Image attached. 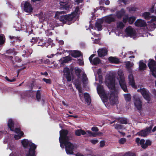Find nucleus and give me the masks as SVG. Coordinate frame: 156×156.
<instances>
[{"label":"nucleus","instance_id":"38","mask_svg":"<svg viewBox=\"0 0 156 156\" xmlns=\"http://www.w3.org/2000/svg\"><path fill=\"white\" fill-rule=\"evenodd\" d=\"M15 49L14 48L10 49L6 51V53L8 54H11L14 53L13 54L14 55H16L17 53L15 51Z\"/></svg>","mask_w":156,"mask_h":156},{"label":"nucleus","instance_id":"44","mask_svg":"<svg viewBox=\"0 0 156 156\" xmlns=\"http://www.w3.org/2000/svg\"><path fill=\"white\" fill-rule=\"evenodd\" d=\"M75 72L77 76H79L80 75V73L81 72V70L80 69L77 68H75Z\"/></svg>","mask_w":156,"mask_h":156},{"label":"nucleus","instance_id":"20","mask_svg":"<svg viewBox=\"0 0 156 156\" xmlns=\"http://www.w3.org/2000/svg\"><path fill=\"white\" fill-rule=\"evenodd\" d=\"M126 13V11L124 9L122 8L119 11H116V16L117 18L121 19L125 15Z\"/></svg>","mask_w":156,"mask_h":156},{"label":"nucleus","instance_id":"45","mask_svg":"<svg viewBox=\"0 0 156 156\" xmlns=\"http://www.w3.org/2000/svg\"><path fill=\"white\" fill-rule=\"evenodd\" d=\"M114 126L115 128L117 130L122 129L123 128L122 125L119 124H116Z\"/></svg>","mask_w":156,"mask_h":156},{"label":"nucleus","instance_id":"60","mask_svg":"<svg viewBox=\"0 0 156 156\" xmlns=\"http://www.w3.org/2000/svg\"><path fill=\"white\" fill-rule=\"evenodd\" d=\"M124 156H136L134 154H126Z\"/></svg>","mask_w":156,"mask_h":156},{"label":"nucleus","instance_id":"49","mask_svg":"<svg viewBox=\"0 0 156 156\" xmlns=\"http://www.w3.org/2000/svg\"><path fill=\"white\" fill-rule=\"evenodd\" d=\"M13 131L18 134L20 133L21 132H23L21 131L20 129L18 128H16L15 129H14V131Z\"/></svg>","mask_w":156,"mask_h":156},{"label":"nucleus","instance_id":"48","mask_svg":"<svg viewBox=\"0 0 156 156\" xmlns=\"http://www.w3.org/2000/svg\"><path fill=\"white\" fill-rule=\"evenodd\" d=\"M46 83L48 84H51V81L50 79H48L45 78H44L42 79Z\"/></svg>","mask_w":156,"mask_h":156},{"label":"nucleus","instance_id":"17","mask_svg":"<svg viewBox=\"0 0 156 156\" xmlns=\"http://www.w3.org/2000/svg\"><path fill=\"white\" fill-rule=\"evenodd\" d=\"M129 84L133 88L136 89L137 87L135 85L134 78L132 74H129L128 76Z\"/></svg>","mask_w":156,"mask_h":156},{"label":"nucleus","instance_id":"55","mask_svg":"<svg viewBox=\"0 0 156 156\" xmlns=\"http://www.w3.org/2000/svg\"><path fill=\"white\" fill-rule=\"evenodd\" d=\"M154 5H152L151 6V8L149 9V11L151 13H153L155 11L154 10Z\"/></svg>","mask_w":156,"mask_h":156},{"label":"nucleus","instance_id":"57","mask_svg":"<svg viewBox=\"0 0 156 156\" xmlns=\"http://www.w3.org/2000/svg\"><path fill=\"white\" fill-rule=\"evenodd\" d=\"M5 58L9 59L10 60H12V59L13 57L12 56H9L7 55H5Z\"/></svg>","mask_w":156,"mask_h":156},{"label":"nucleus","instance_id":"24","mask_svg":"<svg viewBox=\"0 0 156 156\" xmlns=\"http://www.w3.org/2000/svg\"><path fill=\"white\" fill-rule=\"evenodd\" d=\"M108 61L111 63H114L115 64H119V59L115 57H110L108 58Z\"/></svg>","mask_w":156,"mask_h":156},{"label":"nucleus","instance_id":"62","mask_svg":"<svg viewBox=\"0 0 156 156\" xmlns=\"http://www.w3.org/2000/svg\"><path fill=\"white\" fill-rule=\"evenodd\" d=\"M68 117H74L75 118H78V116L77 115H68Z\"/></svg>","mask_w":156,"mask_h":156},{"label":"nucleus","instance_id":"63","mask_svg":"<svg viewBox=\"0 0 156 156\" xmlns=\"http://www.w3.org/2000/svg\"><path fill=\"white\" fill-rule=\"evenodd\" d=\"M75 2L77 3V5H79L80 3H82L83 2L82 0H76L75 1Z\"/></svg>","mask_w":156,"mask_h":156},{"label":"nucleus","instance_id":"11","mask_svg":"<svg viewBox=\"0 0 156 156\" xmlns=\"http://www.w3.org/2000/svg\"><path fill=\"white\" fill-rule=\"evenodd\" d=\"M34 8L30 2L26 1L23 4V10L28 13H30L33 11Z\"/></svg>","mask_w":156,"mask_h":156},{"label":"nucleus","instance_id":"21","mask_svg":"<svg viewBox=\"0 0 156 156\" xmlns=\"http://www.w3.org/2000/svg\"><path fill=\"white\" fill-rule=\"evenodd\" d=\"M113 15L112 14H111L108 16H106L105 19V22L109 24L110 23L112 22H114L115 21V20L114 17L112 16Z\"/></svg>","mask_w":156,"mask_h":156},{"label":"nucleus","instance_id":"9","mask_svg":"<svg viewBox=\"0 0 156 156\" xmlns=\"http://www.w3.org/2000/svg\"><path fill=\"white\" fill-rule=\"evenodd\" d=\"M153 126L152 124L149 127H147L144 129L138 132L137 134L139 136L145 137L151 133V130Z\"/></svg>","mask_w":156,"mask_h":156},{"label":"nucleus","instance_id":"50","mask_svg":"<svg viewBox=\"0 0 156 156\" xmlns=\"http://www.w3.org/2000/svg\"><path fill=\"white\" fill-rule=\"evenodd\" d=\"M75 135L76 136H79L81 135V131L80 129H77L75 130Z\"/></svg>","mask_w":156,"mask_h":156},{"label":"nucleus","instance_id":"29","mask_svg":"<svg viewBox=\"0 0 156 156\" xmlns=\"http://www.w3.org/2000/svg\"><path fill=\"white\" fill-rule=\"evenodd\" d=\"M36 97L37 101L40 102L41 97V90H38L36 91Z\"/></svg>","mask_w":156,"mask_h":156},{"label":"nucleus","instance_id":"10","mask_svg":"<svg viewBox=\"0 0 156 156\" xmlns=\"http://www.w3.org/2000/svg\"><path fill=\"white\" fill-rule=\"evenodd\" d=\"M141 94L144 98L148 101H151L150 94L148 90L144 88H140Z\"/></svg>","mask_w":156,"mask_h":156},{"label":"nucleus","instance_id":"33","mask_svg":"<svg viewBox=\"0 0 156 156\" xmlns=\"http://www.w3.org/2000/svg\"><path fill=\"white\" fill-rule=\"evenodd\" d=\"M136 19V18L134 16H131L129 17V23L130 24H133L135 21Z\"/></svg>","mask_w":156,"mask_h":156},{"label":"nucleus","instance_id":"5","mask_svg":"<svg viewBox=\"0 0 156 156\" xmlns=\"http://www.w3.org/2000/svg\"><path fill=\"white\" fill-rule=\"evenodd\" d=\"M105 83L111 90H115V77L113 75H109L106 78Z\"/></svg>","mask_w":156,"mask_h":156},{"label":"nucleus","instance_id":"16","mask_svg":"<svg viewBox=\"0 0 156 156\" xmlns=\"http://www.w3.org/2000/svg\"><path fill=\"white\" fill-rule=\"evenodd\" d=\"M136 26L137 27H145L147 26L146 22L143 20L141 19L137 20L134 23Z\"/></svg>","mask_w":156,"mask_h":156},{"label":"nucleus","instance_id":"47","mask_svg":"<svg viewBox=\"0 0 156 156\" xmlns=\"http://www.w3.org/2000/svg\"><path fill=\"white\" fill-rule=\"evenodd\" d=\"M126 142V140L125 138H121L119 140V143L120 144H124Z\"/></svg>","mask_w":156,"mask_h":156},{"label":"nucleus","instance_id":"61","mask_svg":"<svg viewBox=\"0 0 156 156\" xmlns=\"http://www.w3.org/2000/svg\"><path fill=\"white\" fill-rule=\"evenodd\" d=\"M81 131V135L82 134V135H85L86 134V133L85 131L84 130L80 129Z\"/></svg>","mask_w":156,"mask_h":156},{"label":"nucleus","instance_id":"32","mask_svg":"<svg viewBox=\"0 0 156 156\" xmlns=\"http://www.w3.org/2000/svg\"><path fill=\"white\" fill-rule=\"evenodd\" d=\"M72 59L69 56H67L64 58V59L61 62V64H63L64 63H67L69 61L71 60Z\"/></svg>","mask_w":156,"mask_h":156},{"label":"nucleus","instance_id":"7","mask_svg":"<svg viewBox=\"0 0 156 156\" xmlns=\"http://www.w3.org/2000/svg\"><path fill=\"white\" fill-rule=\"evenodd\" d=\"M148 66L152 72V74L156 78V62L152 59H149Z\"/></svg>","mask_w":156,"mask_h":156},{"label":"nucleus","instance_id":"3","mask_svg":"<svg viewBox=\"0 0 156 156\" xmlns=\"http://www.w3.org/2000/svg\"><path fill=\"white\" fill-rule=\"evenodd\" d=\"M65 13V12L64 11H57L55 13V16H60V20L63 23L70 25L72 23L71 21L73 20L74 18L76 17L72 13L68 15L60 16V15Z\"/></svg>","mask_w":156,"mask_h":156},{"label":"nucleus","instance_id":"39","mask_svg":"<svg viewBox=\"0 0 156 156\" xmlns=\"http://www.w3.org/2000/svg\"><path fill=\"white\" fill-rule=\"evenodd\" d=\"M39 39V37H33L32 38V39H31L30 41V42L33 43L32 44L33 45L38 41Z\"/></svg>","mask_w":156,"mask_h":156},{"label":"nucleus","instance_id":"4","mask_svg":"<svg viewBox=\"0 0 156 156\" xmlns=\"http://www.w3.org/2000/svg\"><path fill=\"white\" fill-rule=\"evenodd\" d=\"M135 141L138 145L139 146V144H140L142 148L144 149H146L148 146H151L152 144V141L151 140H147L145 143L144 139H141L140 140L139 137H137Z\"/></svg>","mask_w":156,"mask_h":156},{"label":"nucleus","instance_id":"64","mask_svg":"<svg viewBox=\"0 0 156 156\" xmlns=\"http://www.w3.org/2000/svg\"><path fill=\"white\" fill-rule=\"evenodd\" d=\"M104 2H105V4L106 5H108L110 4V1L108 0H104Z\"/></svg>","mask_w":156,"mask_h":156},{"label":"nucleus","instance_id":"41","mask_svg":"<svg viewBox=\"0 0 156 156\" xmlns=\"http://www.w3.org/2000/svg\"><path fill=\"white\" fill-rule=\"evenodd\" d=\"M75 86L76 88L78 90L79 92H82V88L80 84L79 83H77L75 84Z\"/></svg>","mask_w":156,"mask_h":156},{"label":"nucleus","instance_id":"27","mask_svg":"<svg viewBox=\"0 0 156 156\" xmlns=\"http://www.w3.org/2000/svg\"><path fill=\"white\" fill-rule=\"evenodd\" d=\"M146 67V64L143 62V61H140L139 63V69L140 70H145Z\"/></svg>","mask_w":156,"mask_h":156},{"label":"nucleus","instance_id":"36","mask_svg":"<svg viewBox=\"0 0 156 156\" xmlns=\"http://www.w3.org/2000/svg\"><path fill=\"white\" fill-rule=\"evenodd\" d=\"M31 54V53H30L28 51H27L25 50H23V51L22 56L24 57H28Z\"/></svg>","mask_w":156,"mask_h":156},{"label":"nucleus","instance_id":"15","mask_svg":"<svg viewBox=\"0 0 156 156\" xmlns=\"http://www.w3.org/2000/svg\"><path fill=\"white\" fill-rule=\"evenodd\" d=\"M59 4L60 9L66 11H68L69 9L70 6L68 2L61 1L60 2Z\"/></svg>","mask_w":156,"mask_h":156},{"label":"nucleus","instance_id":"42","mask_svg":"<svg viewBox=\"0 0 156 156\" xmlns=\"http://www.w3.org/2000/svg\"><path fill=\"white\" fill-rule=\"evenodd\" d=\"M129 12L131 13L133 12L136 11V8L134 7H129L127 8Z\"/></svg>","mask_w":156,"mask_h":156},{"label":"nucleus","instance_id":"40","mask_svg":"<svg viewBox=\"0 0 156 156\" xmlns=\"http://www.w3.org/2000/svg\"><path fill=\"white\" fill-rule=\"evenodd\" d=\"M40 41H39L38 42V46H48V43H44L43 41L40 40Z\"/></svg>","mask_w":156,"mask_h":156},{"label":"nucleus","instance_id":"54","mask_svg":"<svg viewBox=\"0 0 156 156\" xmlns=\"http://www.w3.org/2000/svg\"><path fill=\"white\" fill-rule=\"evenodd\" d=\"M79 64L80 66H82L83 65L84 63L83 60L80 59H79L78 60Z\"/></svg>","mask_w":156,"mask_h":156},{"label":"nucleus","instance_id":"14","mask_svg":"<svg viewBox=\"0 0 156 156\" xmlns=\"http://www.w3.org/2000/svg\"><path fill=\"white\" fill-rule=\"evenodd\" d=\"M63 71L64 73V75L66 78L68 82L70 81H71V76L69 68L67 67H65Z\"/></svg>","mask_w":156,"mask_h":156},{"label":"nucleus","instance_id":"43","mask_svg":"<svg viewBox=\"0 0 156 156\" xmlns=\"http://www.w3.org/2000/svg\"><path fill=\"white\" fill-rule=\"evenodd\" d=\"M80 10V7L79 6L76 7L74 11L72 12V13L76 17L78 12Z\"/></svg>","mask_w":156,"mask_h":156},{"label":"nucleus","instance_id":"25","mask_svg":"<svg viewBox=\"0 0 156 156\" xmlns=\"http://www.w3.org/2000/svg\"><path fill=\"white\" fill-rule=\"evenodd\" d=\"M120 85L121 88L125 92H128V90L127 86L126 85L125 82L124 81L122 80L121 82H120Z\"/></svg>","mask_w":156,"mask_h":156},{"label":"nucleus","instance_id":"13","mask_svg":"<svg viewBox=\"0 0 156 156\" xmlns=\"http://www.w3.org/2000/svg\"><path fill=\"white\" fill-rule=\"evenodd\" d=\"M95 54H93L91 55L89 57V59L90 62L92 64L95 66H96L98 64H99L101 62L100 59L98 57H96L92 60L93 58L95 56Z\"/></svg>","mask_w":156,"mask_h":156},{"label":"nucleus","instance_id":"37","mask_svg":"<svg viewBox=\"0 0 156 156\" xmlns=\"http://www.w3.org/2000/svg\"><path fill=\"white\" fill-rule=\"evenodd\" d=\"M5 41V38L3 34L0 35V45L3 44Z\"/></svg>","mask_w":156,"mask_h":156},{"label":"nucleus","instance_id":"34","mask_svg":"<svg viewBox=\"0 0 156 156\" xmlns=\"http://www.w3.org/2000/svg\"><path fill=\"white\" fill-rule=\"evenodd\" d=\"M125 26L124 24L121 21L117 23V28L120 29H122Z\"/></svg>","mask_w":156,"mask_h":156},{"label":"nucleus","instance_id":"2","mask_svg":"<svg viewBox=\"0 0 156 156\" xmlns=\"http://www.w3.org/2000/svg\"><path fill=\"white\" fill-rule=\"evenodd\" d=\"M97 90L98 94L103 101L107 102L109 99L110 104L111 105H113L116 103L118 100V97L115 95V91H110L106 93L103 86L100 84L98 86Z\"/></svg>","mask_w":156,"mask_h":156},{"label":"nucleus","instance_id":"51","mask_svg":"<svg viewBox=\"0 0 156 156\" xmlns=\"http://www.w3.org/2000/svg\"><path fill=\"white\" fill-rule=\"evenodd\" d=\"M129 17L128 16L125 18H123V22L125 23H126L129 20Z\"/></svg>","mask_w":156,"mask_h":156},{"label":"nucleus","instance_id":"6","mask_svg":"<svg viewBox=\"0 0 156 156\" xmlns=\"http://www.w3.org/2000/svg\"><path fill=\"white\" fill-rule=\"evenodd\" d=\"M142 16L146 20H148L151 18L150 22L152 23V25H154V27H156V17L154 16H151L149 12H145L142 14Z\"/></svg>","mask_w":156,"mask_h":156},{"label":"nucleus","instance_id":"56","mask_svg":"<svg viewBox=\"0 0 156 156\" xmlns=\"http://www.w3.org/2000/svg\"><path fill=\"white\" fill-rule=\"evenodd\" d=\"M105 145V142L103 141L102 140L100 142V146L101 147H103Z\"/></svg>","mask_w":156,"mask_h":156},{"label":"nucleus","instance_id":"22","mask_svg":"<svg viewBox=\"0 0 156 156\" xmlns=\"http://www.w3.org/2000/svg\"><path fill=\"white\" fill-rule=\"evenodd\" d=\"M126 32L127 35L132 37L135 35V31L132 28L128 27L126 29Z\"/></svg>","mask_w":156,"mask_h":156},{"label":"nucleus","instance_id":"53","mask_svg":"<svg viewBox=\"0 0 156 156\" xmlns=\"http://www.w3.org/2000/svg\"><path fill=\"white\" fill-rule=\"evenodd\" d=\"M91 130L93 131L98 132V131L99 129L98 127L96 126L93 127L91 129Z\"/></svg>","mask_w":156,"mask_h":156},{"label":"nucleus","instance_id":"46","mask_svg":"<svg viewBox=\"0 0 156 156\" xmlns=\"http://www.w3.org/2000/svg\"><path fill=\"white\" fill-rule=\"evenodd\" d=\"M119 121L120 123L122 124H127V122L126 119L124 118H121L119 120Z\"/></svg>","mask_w":156,"mask_h":156},{"label":"nucleus","instance_id":"59","mask_svg":"<svg viewBox=\"0 0 156 156\" xmlns=\"http://www.w3.org/2000/svg\"><path fill=\"white\" fill-rule=\"evenodd\" d=\"M98 134L96 133L92 132L90 137H95L97 136Z\"/></svg>","mask_w":156,"mask_h":156},{"label":"nucleus","instance_id":"26","mask_svg":"<svg viewBox=\"0 0 156 156\" xmlns=\"http://www.w3.org/2000/svg\"><path fill=\"white\" fill-rule=\"evenodd\" d=\"M84 96L85 100L88 104H90L91 103V99L89 94L87 93L84 94Z\"/></svg>","mask_w":156,"mask_h":156},{"label":"nucleus","instance_id":"12","mask_svg":"<svg viewBox=\"0 0 156 156\" xmlns=\"http://www.w3.org/2000/svg\"><path fill=\"white\" fill-rule=\"evenodd\" d=\"M30 148L29 149L28 153L26 156H36L35 150L37 148V145L34 144L32 143L29 145Z\"/></svg>","mask_w":156,"mask_h":156},{"label":"nucleus","instance_id":"19","mask_svg":"<svg viewBox=\"0 0 156 156\" xmlns=\"http://www.w3.org/2000/svg\"><path fill=\"white\" fill-rule=\"evenodd\" d=\"M98 55L99 57H104L107 54L108 50L104 48L99 49L97 51Z\"/></svg>","mask_w":156,"mask_h":156},{"label":"nucleus","instance_id":"28","mask_svg":"<svg viewBox=\"0 0 156 156\" xmlns=\"http://www.w3.org/2000/svg\"><path fill=\"white\" fill-rule=\"evenodd\" d=\"M102 21H101L99 23L98 22H97L95 23V27L98 29V31H101L102 30Z\"/></svg>","mask_w":156,"mask_h":156},{"label":"nucleus","instance_id":"31","mask_svg":"<svg viewBox=\"0 0 156 156\" xmlns=\"http://www.w3.org/2000/svg\"><path fill=\"white\" fill-rule=\"evenodd\" d=\"M24 133L23 132H21L20 133L17 135H15L14 136V138L15 140H18L21 138L22 137H23Z\"/></svg>","mask_w":156,"mask_h":156},{"label":"nucleus","instance_id":"1","mask_svg":"<svg viewBox=\"0 0 156 156\" xmlns=\"http://www.w3.org/2000/svg\"><path fill=\"white\" fill-rule=\"evenodd\" d=\"M60 137L59 138L60 147L62 148L64 144L65 146V149L67 154H73L75 147L74 145L69 141L70 136L69 131L66 129H62L59 132Z\"/></svg>","mask_w":156,"mask_h":156},{"label":"nucleus","instance_id":"8","mask_svg":"<svg viewBox=\"0 0 156 156\" xmlns=\"http://www.w3.org/2000/svg\"><path fill=\"white\" fill-rule=\"evenodd\" d=\"M133 98L134 101V104L135 106L138 110V112L139 113H140L142 110V101L139 97L136 95L134 96Z\"/></svg>","mask_w":156,"mask_h":156},{"label":"nucleus","instance_id":"52","mask_svg":"<svg viewBox=\"0 0 156 156\" xmlns=\"http://www.w3.org/2000/svg\"><path fill=\"white\" fill-rule=\"evenodd\" d=\"M90 141L94 144H95L98 142V140H90Z\"/></svg>","mask_w":156,"mask_h":156},{"label":"nucleus","instance_id":"30","mask_svg":"<svg viewBox=\"0 0 156 156\" xmlns=\"http://www.w3.org/2000/svg\"><path fill=\"white\" fill-rule=\"evenodd\" d=\"M21 143L24 147H27L29 144V141L28 140L24 139L21 141Z\"/></svg>","mask_w":156,"mask_h":156},{"label":"nucleus","instance_id":"18","mask_svg":"<svg viewBox=\"0 0 156 156\" xmlns=\"http://www.w3.org/2000/svg\"><path fill=\"white\" fill-rule=\"evenodd\" d=\"M70 54L72 57L75 58L79 57L82 55V53L81 51L77 50L71 51Z\"/></svg>","mask_w":156,"mask_h":156},{"label":"nucleus","instance_id":"58","mask_svg":"<svg viewBox=\"0 0 156 156\" xmlns=\"http://www.w3.org/2000/svg\"><path fill=\"white\" fill-rule=\"evenodd\" d=\"M99 8V9L101 10H103L104 11H105L106 10V8L104 6H101Z\"/></svg>","mask_w":156,"mask_h":156},{"label":"nucleus","instance_id":"35","mask_svg":"<svg viewBox=\"0 0 156 156\" xmlns=\"http://www.w3.org/2000/svg\"><path fill=\"white\" fill-rule=\"evenodd\" d=\"M125 100L126 101H129L131 99V96L130 94H125L124 95Z\"/></svg>","mask_w":156,"mask_h":156},{"label":"nucleus","instance_id":"23","mask_svg":"<svg viewBox=\"0 0 156 156\" xmlns=\"http://www.w3.org/2000/svg\"><path fill=\"white\" fill-rule=\"evenodd\" d=\"M7 126L9 129H10V131H14V122L12 119H9L8 122Z\"/></svg>","mask_w":156,"mask_h":156}]
</instances>
